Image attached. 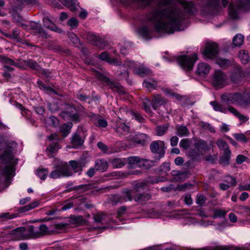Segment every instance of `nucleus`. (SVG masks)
I'll return each instance as SVG.
<instances>
[{
	"mask_svg": "<svg viewBox=\"0 0 250 250\" xmlns=\"http://www.w3.org/2000/svg\"><path fill=\"white\" fill-rule=\"evenodd\" d=\"M180 3L184 11L178 6H172L156 9L147 15V19L154 23L157 32L172 34L174 31H179L187 15H196L197 8L193 1H182Z\"/></svg>",
	"mask_w": 250,
	"mask_h": 250,
	"instance_id": "nucleus-1",
	"label": "nucleus"
},
{
	"mask_svg": "<svg viewBox=\"0 0 250 250\" xmlns=\"http://www.w3.org/2000/svg\"><path fill=\"white\" fill-rule=\"evenodd\" d=\"M17 146L14 141L7 140L3 135H0V151L4 149L0 155V164L12 163L16 164L18 159H14L13 151Z\"/></svg>",
	"mask_w": 250,
	"mask_h": 250,
	"instance_id": "nucleus-2",
	"label": "nucleus"
},
{
	"mask_svg": "<svg viewBox=\"0 0 250 250\" xmlns=\"http://www.w3.org/2000/svg\"><path fill=\"white\" fill-rule=\"evenodd\" d=\"M64 107L60 113V116L64 120L71 121L75 123H78L81 120L80 114L84 110V107L81 104L76 105L73 104L63 102L61 104Z\"/></svg>",
	"mask_w": 250,
	"mask_h": 250,
	"instance_id": "nucleus-3",
	"label": "nucleus"
},
{
	"mask_svg": "<svg viewBox=\"0 0 250 250\" xmlns=\"http://www.w3.org/2000/svg\"><path fill=\"white\" fill-rule=\"evenodd\" d=\"M16 165L12 163L0 164V184L5 183L6 186L10 184L12 178L15 175Z\"/></svg>",
	"mask_w": 250,
	"mask_h": 250,
	"instance_id": "nucleus-4",
	"label": "nucleus"
},
{
	"mask_svg": "<svg viewBox=\"0 0 250 250\" xmlns=\"http://www.w3.org/2000/svg\"><path fill=\"white\" fill-rule=\"evenodd\" d=\"M208 149L209 147L205 141L199 140L195 143L194 148L189 150L188 155L193 161L199 162L200 156L204 154Z\"/></svg>",
	"mask_w": 250,
	"mask_h": 250,
	"instance_id": "nucleus-5",
	"label": "nucleus"
},
{
	"mask_svg": "<svg viewBox=\"0 0 250 250\" xmlns=\"http://www.w3.org/2000/svg\"><path fill=\"white\" fill-rule=\"evenodd\" d=\"M54 170L49 175L51 178L57 179L61 177H69L73 175V172L66 162H61L56 164Z\"/></svg>",
	"mask_w": 250,
	"mask_h": 250,
	"instance_id": "nucleus-6",
	"label": "nucleus"
},
{
	"mask_svg": "<svg viewBox=\"0 0 250 250\" xmlns=\"http://www.w3.org/2000/svg\"><path fill=\"white\" fill-rule=\"evenodd\" d=\"M250 10V0H236L235 4L230 3L229 7V13L233 19L238 18L240 11H246Z\"/></svg>",
	"mask_w": 250,
	"mask_h": 250,
	"instance_id": "nucleus-7",
	"label": "nucleus"
},
{
	"mask_svg": "<svg viewBox=\"0 0 250 250\" xmlns=\"http://www.w3.org/2000/svg\"><path fill=\"white\" fill-rule=\"evenodd\" d=\"M219 0H197L204 14L208 16L218 12Z\"/></svg>",
	"mask_w": 250,
	"mask_h": 250,
	"instance_id": "nucleus-8",
	"label": "nucleus"
},
{
	"mask_svg": "<svg viewBox=\"0 0 250 250\" xmlns=\"http://www.w3.org/2000/svg\"><path fill=\"white\" fill-rule=\"evenodd\" d=\"M25 228L28 239L39 238L50 234L48 228L45 224L39 226L30 225Z\"/></svg>",
	"mask_w": 250,
	"mask_h": 250,
	"instance_id": "nucleus-9",
	"label": "nucleus"
},
{
	"mask_svg": "<svg viewBox=\"0 0 250 250\" xmlns=\"http://www.w3.org/2000/svg\"><path fill=\"white\" fill-rule=\"evenodd\" d=\"M198 59L196 54H194L192 56L186 55L178 56L177 61L178 63L184 70L190 71L192 70L193 66Z\"/></svg>",
	"mask_w": 250,
	"mask_h": 250,
	"instance_id": "nucleus-10",
	"label": "nucleus"
},
{
	"mask_svg": "<svg viewBox=\"0 0 250 250\" xmlns=\"http://www.w3.org/2000/svg\"><path fill=\"white\" fill-rule=\"evenodd\" d=\"M96 76L105 83L112 91H115L120 94H124L125 91L123 87L118 82L104 75L102 73L96 71Z\"/></svg>",
	"mask_w": 250,
	"mask_h": 250,
	"instance_id": "nucleus-11",
	"label": "nucleus"
},
{
	"mask_svg": "<svg viewBox=\"0 0 250 250\" xmlns=\"http://www.w3.org/2000/svg\"><path fill=\"white\" fill-rule=\"evenodd\" d=\"M166 149L165 143L162 141H153L150 145L151 152L153 154L158 155L155 158L159 161L164 157Z\"/></svg>",
	"mask_w": 250,
	"mask_h": 250,
	"instance_id": "nucleus-12",
	"label": "nucleus"
},
{
	"mask_svg": "<svg viewBox=\"0 0 250 250\" xmlns=\"http://www.w3.org/2000/svg\"><path fill=\"white\" fill-rule=\"evenodd\" d=\"M29 30L32 34L38 35L39 37L42 39H48L50 35L43 28V27L37 23L32 22L30 25Z\"/></svg>",
	"mask_w": 250,
	"mask_h": 250,
	"instance_id": "nucleus-13",
	"label": "nucleus"
},
{
	"mask_svg": "<svg viewBox=\"0 0 250 250\" xmlns=\"http://www.w3.org/2000/svg\"><path fill=\"white\" fill-rule=\"evenodd\" d=\"M85 38L90 43L100 48H104L106 45L104 39L92 33L89 32L85 34Z\"/></svg>",
	"mask_w": 250,
	"mask_h": 250,
	"instance_id": "nucleus-14",
	"label": "nucleus"
},
{
	"mask_svg": "<svg viewBox=\"0 0 250 250\" xmlns=\"http://www.w3.org/2000/svg\"><path fill=\"white\" fill-rule=\"evenodd\" d=\"M218 53V45L214 42L208 43L206 44L203 54L206 58L212 59L216 57Z\"/></svg>",
	"mask_w": 250,
	"mask_h": 250,
	"instance_id": "nucleus-15",
	"label": "nucleus"
},
{
	"mask_svg": "<svg viewBox=\"0 0 250 250\" xmlns=\"http://www.w3.org/2000/svg\"><path fill=\"white\" fill-rule=\"evenodd\" d=\"M236 104L243 108L250 105V92L244 93L236 92Z\"/></svg>",
	"mask_w": 250,
	"mask_h": 250,
	"instance_id": "nucleus-16",
	"label": "nucleus"
},
{
	"mask_svg": "<svg viewBox=\"0 0 250 250\" xmlns=\"http://www.w3.org/2000/svg\"><path fill=\"white\" fill-rule=\"evenodd\" d=\"M226 75L222 71L215 70L213 75L212 83L214 87H223L226 81Z\"/></svg>",
	"mask_w": 250,
	"mask_h": 250,
	"instance_id": "nucleus-17",
	"label": "nucleus"
},
{
	"mask_svg": "<svg viewBox=\"0 0 250 250\" xmlns=\"http://www.w3.org/2000/svg\"><path fill=\"white\" fill-rule=\"evenodd\" d=\"M22 9L23 8H22L21 4L18 5V4L14 3L13 1L11 2L9 12L11 14L13 19L16 22L20 23L22 20L21 16L19 13Z\"/></svg>",
	"mask_w": 250,
	"mask_h": 250,
	"instance_id": "nucleus-18",
	"label": "nucleus"
},
{
	"mask_svg": "<svg viewBox=\"0 0 250 250\" xmlns=\"http://www.w3.org/2000/svg\"><path fill=\"white\" fill-rule=\"evenodd\" d=\"M167 100L160 94H154L152 96L150 103L154 110H157L162 105H165L167 103Z\"/></svg>",
	"mask_w": 250,
	"mask_h": 250,
	"instance_id": "nucleus-19",
	"label": "nucleus"
},
{
	"mask_svg": "<svg viewBox=\"0 0 250 250\" xmlns=\"http://www.w3.org/2000/svg\"><path fill=\"white\" fill-rule=\"evenodd\" d=\"M43 25L49 30L56 32L58 33H62V30L58 27L52 21V19L48 16H44L42 18Z\"/></svg>",
	"mask_w": 250,
	"mask_h": 250,
	"instance_id": "nucleus-20",
	"label": "nucleus"
},
{
	"mask_svg": "<svg viewBox=\"0 0 250 250\" xmlns=\"http://www.w3.org/2000/svg\"><path fill=\"white\" fill-rule=\"evenodd\" d=\"M31 209L29 205L21 207L18 209V213L10 214L9 212H5L0 213V218L5 219H12L19 216V213H23Z\"/></svg>",
	"mask_w": 250,
	"mask_h": 250,
	"instance_id": "nucleus-21",
	"label": "nucleus"
},
{
	"mask_svg": "<svg viewBox=\"0 0 250 250\" xmlns=\"http://www.w3.org/2000/svg\"><path fill=\"white\" fill-rule=\"evenodd\" d=\"M134 194L142 193L145 191H149L148 186L146 182H139L137 181H133L131 183Z\"/></svg>",
	"mask_w": 250,
	"mask_h": 250,
	"instance_id": "nucleus-22",
	"label": "nucleus"
},
{
	"mask_svg": "<svg viewBox=\"0 0 250 250\" xmlns=\"http://www.w3.org/2000/svg\"><path fill=\"white\" fill-rule=\"evenodd\" d=\"M11 234L15 235V238L18 240L28 239L25 227H19L13 229L11 231Z\"/></svg>",
	"mask_w": 250,
	"mask_h": 250,
	"instance_id": "nucleus-23",
	"label": "nucleus"
},
{
	"mask_svg": "<svg viewBox=\"0 0 250 250\" xmlns=\"http://www.w3.org/2000/svg\"><path fill=\"white\" fill-rule=\"evenodd\" d=\"M244 77V73L240 65L235 66L231 75V80L234 83H237Z\"/></svg>",
	"mask_w": 250,
	"mask_h": 250,
	"instance_id": "nucleus-24",
	"label": "nucleus"
},
{
	"mask_svg": "<svg viewBox=\"0 0 250 250\" xmlns=\"http://www.w3.org/2000/svg\"><path fill=\"white\" fill-rule=\"evenodd\" d=\"M151 194L148 191H145L142 193H138L134 195V200L136 202L143 204L150 199Z\"/></svg>",
	"mask_w": 250,
	"mask_h": 250,
	"instance_id": "nucleus-25",
	"label": "nucleus"
},
{
	"mask_svg": "<svg viewBox=\"0 0 250 250\" xmlns=\"http://www.w3.org/2000/svg\"><path fill=\"white\" fill-rule=\"evenodd\" d=\"M138 33L140 36L146 40L152 39L151 36L152 30L146 25H142L138 28Z\"/></svg>",
	"mask_w": 250,
	"mask_h": 250,
	"instance_id": "nucleus-26",
	"label": "nucleus"
},
{
	"mask_svg": "<svg viewBox=\"0 0 250 250\" xmlns=\"http://www.w3.org/2000/svg\"><path fill=\"white\" fill-rule=\"evenodd\" d=\"M69 164L75 173H81L83 171V167L85 166V162L84 160L78 161L71 160L69 162Z\"/></svg>",
	"mask_w": 250,
	"mask_h": 250,
	"instance_id": "nucleus-27",
	"label": "nucleus"
},
{
	"mask_svg": "<svg viewBox=\"0 0 250 250\" xmlns=\"http://www.w3.org/2000/svg\"><path fill=\"white\" fill-rule=\"evenodd\" d=\"M210 66L205 63H200L198 64L196 71V74L199 76L205 77L209 73Z\"/></svg>",
	"mask_w": 250,
	"mask_h": 250,
	"instance_id": "nucleus-28",
	"label": "nucleus"
},
{
	"mask_svg": "<svg viewBox=\"0 0 250 250\" xmlns=\"http://www.w3.org/2000/svg\"><path fill=\"white\" fill-rule=\"evenodd\" d=\"M92 122L98 127H106L107 122L102 117L96 114H93L91 117Z\"/></svg>",
	"mask_w": 250,
	"mask_h": 250,
	"instance_id": "nucleus-29",
	"label": "nucleus"
},
{
	"mask_svg": "<svg viewBox=\"0 0 250 250\" xmlns=\"http://www.w3.org/2000/svg\"><path fill=\"white\" fill-rule=\"evenodd\" d=\"M84 139L80 135V133L76 132L73 134L71 139V143L73 147L78 148L83 145Z\"/></svg>",
	"mask_w": 250,
	"mask_h": 250,
	"instance_id": "nucleus-30",
	"label": "nucleus"
},
{
	"mask_svg": "<svg viewBox=\"0 0 250 250\" xmlns=\"http://www.w3.org/2000/svg\"><path fill=\"white\" fill-rule=\"evenodd\" d=\"M149 137L146 134H138L132 137L131 140L133 142L144 146L148 140Z\"/></svg>",
	"mask_w": 250,
	"mask_h": 250,
	"instance_id": "nucleus-31",
	"label": "nucleus"
},
{
	"mask_svg": "<svg viewBox=\"0 0 250 250\" xmlns=\"http://www.w3.org/2000/svg\"><path fill=\"white\" fill-rule=\"evenodd\" d=\"M236 92L231 94H224L221 96L222 101L227 104H236Z\"/></svg>",
	"mask_w": 250,
	"mask_h": 250,
	"instance_id": "nucleus-32",
	"label": "nucleus"
},
{
	"mask_svg": "<svg viewBox=\"0 0 250 250\" xmlns=\"http://www.w3.org/2000/svg\"><path fill=\"white\" fill-rule=\"evenodd\" d=\"M143 85L146 88L148 91H151L157 88L158 82L153 79H147L144 81Z\"/></svg>",
	"mask_w": 250,
	"mask_h": 250,
	"instance_id": "nucleus-33",
	"label": "nucleus"
},
{
	"mask_svg": "<svg viewBox=\"0 0 250 250\" xmlns=\"http://www.w3.org/2000/svg\"><path fill=\"white\" fill-rule=\"evenodd\" d=\"M188 172V171H180L177 170H173L171 171V174L174 177L176 180H183L187 178V175Z\"/></svg>",
	"mask_w": 250,
	"mask_h": 250,
	"instance_id": "nucleus-34",
	"label": "nucleus"
},
{
	"mask_svg": "<svg viewBox=\"0 0 250 250\" xmlns=\"http://www.w3.org/2000/svg\"><path fill=\"white\" fill-rule=\"evenodd\" d=\"M231 154L230 150L224 151L223 155L220 158L219 164L223 166H228L229 164Z\"/></svg>",
	"mask_w": 250,
	"mask_h": 250,
	"instance_id": "nucleus-35",
	"label": "nucleus"
},
{
	"mask_svg": "<svg viewBox=\"0 0 250 250\" xmlns=\"http://www.w3.org/2000/svg\"><path fill=\"white\" fill-rule=\"evenodd\" d=\"M159 160H156L155 158V160L151 161L146 159H141V162L140 166L145 169H148L153 166H157Z\"/></svg>",
	"mask_w": 250,
	"mask_h": 250,
	"instance_id": "nucleus-36",
	"label": "nucleus"
},
{
	"mask_svg": "<svg viewBox=\"0 0 250 250\" xmlns=\"http://www.w3.org/2000/svg\"><path fill=\"white\" fill-rule=\"evenodd\" d=\"M65 6L69 8L71 11L74 12L77 10L76 0H58Z\"/></svg>",
	"mask_w": 250,
	"mask_h": 250,
	"instance_id": "nucleus-37",
	"label": "nucleus"
},
{
	"mask_svg": "<svg viewBox=\"0 0 250 250\" xmlns=\"http://www.w3.org/2000/svg\"><path fill=\"white\" fill-rule=\"evenodd\" d=\"M93 185L92 184L80 185L79 186H75L72 188H69L68 190H77L79 191L80 193H83L89 189L92 188Z\"/></svg>",
	"mask_w": 250,
	"mask_h": 250,
	"instance_id": "nucleus-38",
	"label": "nucleus"
},
{
	"mask_svg": "<svg viewBox=\"0 0 250 250\" xmlns=\"http://www.w3.org/2000/svg\"><path fill=\"white\" fill-rule=\"evenodd\" d=\"M24 64L27 67L36 70L40 71L41 70V67L35 61L32 59H27L23 61Z\"/></svg>",
	"mask_w": 250,
	"mask_h": 250,
	"instance_id": "nucleus-39",
	"label": "nucleus"
},
{
	"mask_svg": "<svg viewBox=\"0 0 250 250\" xmlns=\"http://www.w3.org/2000/svg\"><path fill=\"white\" fill-rule=\"evenodd\" d=\"M95 167L96 170L104 172L107 169L108 164L105 161L98 160L95 162Z\"/></svg>",
	"mask_w": 250,
	"mask_h": 250,
	"instance_id": "nucleus-40",
	"label": "nucleus"
},
{
	"mask_svg": "<svg viewBox=\"0 0 250 250\" xmlns=\"http://www.w3.org/2000/svg\"><path fill=\"white\" fill-rule=\"evenodd\" d=\"M210 104L215 111H219L223 113H226L227 112V107H225L222 104L219 103L216 101L210 102Z\"/></svg>",
	"mask_w": 250,
	"mask_h": 250,
	"instance_id": "nucleus-41",
	"label": "nucleus"
},
{
	"mask_svg": "<svg viewBox=\"0 0 250 250\" xmlns=\"http://www.w3.org/2000/svg\"><path fill=\"white\" fill-rule=\"evenodd\" d=\"M110 200L112 205H116L118 203L122 204L125 202V199L122 194L112 195Z\"/></svg>",
	"mask_w": 250,
	"mask_h": 250,
	"instance_id": "nucleus-42",
	"label": "nucleus"
},
{
	"mask_svg": "<svg viewBox=\"0 0 250 250\" xmlns=\"http://www.w3.org/2000/svg\"><path fill=\"white\" fill-rule=\"evenodd\" d=\"M13 1L18 5L21 4L22 8L24 7V3L32 5H39L40 4L38 0H13Z\"/></svg>",
	"mask_w": 250,
	"mask_h": 250,
	"instance_id": "nucleus-43",
	"label": "nucleus"
},
{
	"mask_svg": "<svg viewBox=\"0 0 250 250\" xmlns=\"http://www.w3.org/2000/svg\"><path fill=\"white\" fill-rule=\"evenodd\" d=\"M176 134L180 137L187 136L189 134L188 128L185 125H176Z\"/></svg>",
	"mask_w": 250,
	"mask_h": 250,
	"instance_id": "nucleus-44",
	"label": "nucleus"
},
{
	"mask_svg": "<svg viewBox=\"0 0 250 250\" xmlns=\"http://www.w3.org/2000/svg\"><path fill=\"white\" fill-rule=\"evenodd\" d=\"M239 58L241 62L244 64H247L250 60L248 51L245 50L240 51Z\"/></svg>",
	"mask_w": 250,
	"mask_h": 250,
	"instance_id": "nucleus-45",
	"label": "nucleus"
},
{
	"mask_svg": "<svg viewBox=\"0 0 250 250\" xmlns=\"http://www.w3.org/2000/svg\"><path fill=\"white\" fill-rule=\"evenodd\" d=\"M122 196L124 197L125 202L127 201H131L134 199V194L132 189H124L122 191Z\"/></svg>",
	"mask_w": 250,
	"mask_h": 250,
	"instance_id": "nucleus-46",
	"label": "nucleus"
},
{
	"mask_svg": "<svg viewBox=\"0 0 250 250\" xmlns=\"http://www.w3.org/2000/svg\"><path fill=\"white\" fill-rule=\"evenodd\" d=\"M20 33V30L17 28H15L13 29L12 34H7L4 32H2V34L5 37L10 39L15 40H19L20 38L19 36Z\"/></svg>",
	"mask_w": 250,
	"mask_h": 250,
	"instance_id": "nucleus-47",
	"label": "nucleus"
},
{
	"mask_svg": "<svg viewBox=\"0 0 250 250\" xmlns=\"http://www.w3.org/2000/svg\"><path fill=\"white\" fill-rule=\"evenodd\" d=\"M244 41V36L241 34H237L233 38L232 47L240 46Z\"/></svg>",
	"mask_w": 250,
	"mask_h": 250,
	"instance_id": "nucleus-48",
	"label": "nucleus"
},
{
	"mask_svg": "<svg viewBox=\"0 0 250 250\" xmlns=\"http://www.w3.org/2000/svg\"><path fill=\"white\" fill-rule=\"evenodd\" d=\"M0 61L1 62L6 64L8 65L18 66V63L15 62L13 60L5 55H0Z\"/></svg>",
	"mask_w": 250,
	"mask_h": 250,
	"instance_id": "nucleus-49",
	"label": "nucleus"
},
{
	"mask_svg": "<svg viewBox=\"0 0 250 250\" xmlns=\"http://www.w3.org/2000/svg\"><path fill=\"white\" fill-rule=\"evenodd\" d=\"M129 130V126L126 125L125 123H120L118 124L116 128V132L120 135L128 133Z\"/></svg>",
	"mask_w": 250,
	"mask_h": 250,
	"instance_id": "nucleus-50",
	"label": "nucleus"
},
{
	"mask_svg": "<svg viewBox=\"0 0 250 250\" xmlns=\"http://www.w3.org/2000/svg\"><path fill=\"white\" fill-rule=\"evenodd\" d=\"M72 123H68L64 124L60 129L62 134L63 137H66L70 132L71 129L72 127Z\"/></svg>",
	"mask_w": 250,
	"mask_h": 250,
	"instance_id": "nucleus-51",
	"label": "nucleus"
},
{
	"mask_svg": "<svg viewBox=\"0 0 250 250\" xmlns=\"http://www.w3.org/2000/svg\"><path fill=\"white\" fill-rule=\"evenodd\" d=\"M62 104H63V103H62ZM59 104H60V105H62V104H59L58 101H53L52 102H47V104L49 110L52 112H55L59 110Z\"/></svg>",
	"mask_w": 250,
	"mask_h": 250,
	"instance_id": "nucleus-52",
	"label": "nucleus"
},
{
	"mask_svg": "<svg viewBox=\"0 0 250 250\" xmlns=\"http://www.w3.org/2000/svg\"><path fill=\"white\" fill-rule=\"evenodd\" d=\"M170 163L168 162H165L158 168V173L159 174H164L167 173L170 170Z\"/></svg>",
	"mask_w": 250,
	"mask_h": 250,
	"instance_id": "nucleus-53",
	"label": "nucleus"
},
{
	"mask_svg": "<svg viewBox=\"0 0 250 250\" xmlns=\"http://www.w3.org/2000/svg\"><path fill=\"white\" fill-rule=\"evenodd\" d=\"M59 149V143L58 142H53L47 146L46 150L52 154L57 152Z\"/></svg>",
	"mask_w": 250,
	"mask_h": 250,
	"instance_id": "nucleus-54",
	"label": "nucleus"
},
{
	"mask_svg": "<svg viewBox=\"0 0 250 250\" xmlns=\"http://www.w3.org/2000/svg\"><path fill=\"white\" fill-rule=\"evenodd\" d=\"M168 127L167 125L157 126L155 129L156 135L159 136L164 135L167 132Z\"/></svg>",
	"mask_w": 250,
	"mask_h": 250,
	"instance_id": "nucleus-55",
	"label": "nucleus"
},
{
	"mask_svg": "<svg viewBox=\"0 0 250 250\" xmlns=\"http://www.w3.org/2000/svg\"><path fill=\"white\" fill-rule=\"evenodd\" d=\"M107 216V215L104 212L98 213L94 214L93 219L96 223H101L105 221Z\"/></svg>",
	"mask_w": 250,
	"mask_h": 250,
	"instance_id": "nucleus-56",
	"label": "nucleus"
},
{
	"mask_svg": "<svg viewBox=\"0 0 250 250\" xmlns=\"http://www.w3.org/2000/svg\"><path fill=\"white\" fill-rule=\"evenodd\" d=\"M126 162L125 159L122 160L120 158H116L113 160L112 164L114 168H121L125 166Z\"/></svg>",
	"mask_w": 250,
	"mask_h": 250,
	"instance_id": "nucleus-57",
	"label": "nucleus"
},
{
	"mask_svg": "<svg viewBox=\"0 0 250 250\" xmlns=\"http://www.w3.org/2000/svg\"><path fill=\"white\" fill-rule=\"evenodd\" d=\"M68 37L74 46H78L80 43V40L76 35L73 32L68 34Z\"/></svg>",
	"mask_w": 250,
	"mask_h": 250,
	"instance_id": "nucleus-58",
	"label": "nucleus"
},
{
	"mask_svg": "<svg viewBox=\"0 0 250 250\" xmlns=\"http://www.w3.org/2000/svg\"><path fill=\"white\" fill-rule=\"evenodd\" d=\"M224 181L227 183V184L229 185L230 187H234L237 184V181L235 178L230 175H227L225 177Z\"/></svg>",
	"mask_w": 250,
	"mask_h": 250,
	"instance_id": "nucleus-59",
	"label": "nucleus"
},
{
	"mask_svg": "<svg viewBox=\"0 0 250 250\" xmlns=\"http://www.w3.org/2000/svg\"><path fill=\"white\" fill-rule=\"evenodd\" d=\"M216 63L220 67H226L230 65V61L228 59L220 58L217 59Z\"/></svg>",
	"mask_w": 250,
	"mask_h": 250,
	"instance_id": "nucleus-60",
	"label": "nucleus"
},
{
	"mask_svg": "<svg viewBox=\"0 0 250 250\" xmlns=\"http://www.w3.org/2000/svg\"><path fill=\"white\" fill-rule=\"evenodd\" d=\"M126 162H127L128 164L129 165L140 164L141 159L138 156H131L127 159Z\"/></svg>",
	"mask_w": 250,
	"mask_h": 250,
	"instance_id": "nucleus-61",
	"label": "nucleus"
},
{
	"mask_svg": "<svg viewBox=\"0 0 250 250\" xmlns=\"http://www.w3.org/2000/svg\"><path fill=\"white\" fill-rule=\"evenodd\" d=\"M233 136L236 140L241 142L246 143L248 142V138L243 133H235Z\"/></svg>",
	"mask_w": 250,
	"mask_h": 250,
	"instance_id": "nucleus-62",
	"label": "nucleus"
},
{
	"mask_svg": "<svg viewBox=\"0 0 250 250\" xmlns=\"http://www.w3.org/2000/svg\"><path fill=\"white\" fill-rule=\"evenodd\" d=\"M67 24L72 29H76L78 26L79 21L76 18H71L67 21Z\"/></svg>",
	"mask_w": 250,
	"mask_h": 250,
	"instance_id": "nucleus-63",
	"label": "nucleus"
},
{
	"mask_svg": "<svg viewBox=\"0 0 250 250\" xmlns=\"http://www.w3.org/2000/svg\"><path fill=\"white\" fill-rule=\"evenodd\" d=\"M218 147L220 149L224 150V151H227V150H230L227 143L224 140H219L217 142Z\"/></svg>",
	"mask_w": 250,
	"mask_h": 250,
	"instance_id": "nucleus-64",
	"label": "nucleus"
}]
</instances>
